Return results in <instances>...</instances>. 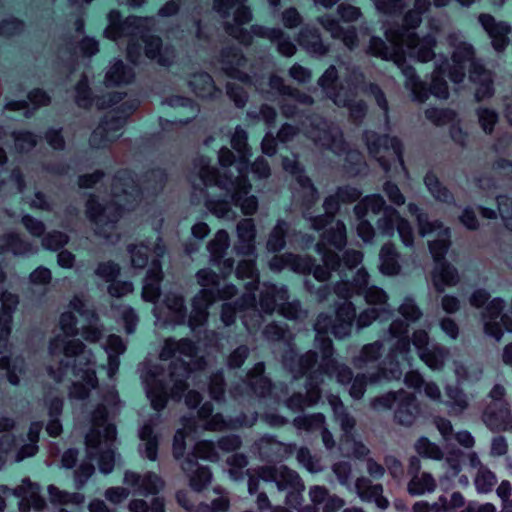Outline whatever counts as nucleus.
Here are the masks:
<instances>
[{"label": "nucleus", "mask_w": 512, "mask_h": 512, "mask_svg": "<svg viewBox=\"0 0 512 512\" xmlns=\"http://www.w3.org/2000/svg\"><path fill=\"white\" fill-rule=\"evenodd\" d=\"M69 308L79 314L84 324L77 327L72 311L61 314L59 326L62 334L50 340L48 350L52 358H62L56 368L49 366L48 373L56 383L67 379L70 382V399L82 401L85 410L88 406L94 407L91 397L93 394L97 396L96 408L91 414V428L85 436L88 461H83L75 471V485L80 489L94 473L92 460L97 461L103 474L111 473L114 468L117 432L112 419L120 409V400L114 387L105 391L99 389L92 352L80 340L73 338L81 330L86 341L98 342L102 338V330L98 327L97 314L78 296L73 297Z\"/></svg>", "instance_id": "1"}, {"label": "nucleus", "mask_w": 512, "mask_h": 512, "mask_svg": "<svg viewBox=\"0 0 512 512\" xmlns=\"http://www.w3.org/2000/svg\"><path fill=\"white\" fill-rule=\"evenodd\" d=\"M231 145L238 153L234 154L227 147L218 153L220 168L211 165L209 158L199 156L194 160L199 184H193V201H203L206 208L218 218L233 220L237 211L252 215L258 207L255 196L249 195L251 184L247 178L249 170L250 148L247 144V133L237 126Z\"/></svg>", "instance_id": "2"}, {"label": "nucleus", "mask_w": 512, "mask_h": 512, "mask_svg": "<svg viewBox=\"0 0 512 512\" xmlns=\"http://www.w3.org/2000/svg\"><path fill=\"white\" fill-rule=\"evenodd\" d=\"M160 359L171 360L167 371L161 365L149 363H145L141 371L146 396L155 411L164 409L169 398L179 401L189 386L188 380L199 388L207 385L210 396L215 401H224L223 371L219 370L207 377L204 373L206 361L198 355V348L191 340L167 339L161 350Z\"/></svg>", "instance_id": "3"}, {"label": "nucleus", "mask_w": 512, "mask_h": 512, "mask_svg": "<svg viewBox=\"0 0 512 512\" xmlns=\"http://www.w3.org/2000/svg\"><path fill=\"white\" fill-rule=\"evenodd\" d=\"M166 180L167 174L160 168L148 172L141 183L131 171H118L113 178L109 201L100 203L95 195L87 201L86 213L95 225V233L111 243L117 241L118 235L114 233L116 223L124 211L134 210L144 198L156 195Z\"/></svg>", "instance_id": "4"}, {"label": "nucleus", "mask_w": 512, "mask_h": 512, "mask_svg": "<svg viewBox=\"0 0 512 512\" xmlns=\"http://www.w3.org/2000/svg\"><path fill=\"white\" fill-rule=\"evenodd\" d=\"M239 279H251L245 286L246 292L235 302H225L222 305L221 320L225 326H230L239 315L243 325L253 334L264 321V315L272 314L276 308L287 317L288 307L285 302V291L276 285L263 283L260 288L259 303L256 301V291L259 289L258 271L254 259H244L236 268Z\"/></svg>", "instance_id": "5"}, {"label": "nucleus", "mask_w": 512, "mask_h": 512, "mask_svg": "<svg viewBox=\"0 0 512 512\" xmlns=\"http://www.w3.org/2000/svg\"><path fill=\"white\" fill-rule=\"evenodd\" d=\"M229 246V235L223 229L219 230L207 245L210 261L219 268L223 278L230 275L234 269V260L224 258ZM197 280L202 289L193 298L192 311L188 319L189 327L194 333L202 331L207 322L208 307L214 301L230 299L237 292L233 284L225 283L224 279L221 280L218 274L207 268L197 272Z\"/></svg>", "instance_id": "6"}, {"label": "nucleus", "mask_w": 512, "mask_h": 512, "mask_svg": "<svg viewBox=\"0 0 512 512\" xmlns=\"http://www.w3.org/2000/svg\"><path fill=\"white\" fill-rule=\"evenodd\" d=\"M153 250L156 259L151 261L147 271L142 288V298L144 301L155 304L153 314L155 323L159 327H168L182 324L186 319V307L184 299L176 293H168L165 295L163 303L157 304L156 300L160 296V282L162 280V267L158 258L165 253V246L162 240L157 236L153 247L150 243L137 245H129L128 251L131 256L132 265L135 268H144L148 262V253Z\"/></svg>", "instance_id": "7"}, {"label": "nucleus", "mask_w": 512, "mask_h": 512, "mask_svg": "<svg viewBox=\"0 0 512 512\" xmlns=\"http://www.w3.org/2000/svg\"><path fill=\"white\" fill-rule=\"evenodd\" d=\"M6 280V274L0 264V285ZM0 369L6 371L8 381L18 385L20 376L25 372V362L21 357L14 356V348L9 343L13 313L19 303L18 296L0 289Z\"/></svg>", "instance_id": "8"}, {"label": "nucleus", "mask_w": 512, "mask_h": 512, "mask_svg": "<svg viewBox=\"0 0 512 512\" xmlns=\"http://www.w3.org/2000/svg\"><path fill=\"white\" fill-rule=\"evenodd\" d=\"M263 362L256 363L247 373L246 378L230 388V395L235 400L258 399L260 403L277 410L279 406L288 407V397L276 393V386L264 375Z\"/></svg>", "instance_id": "9"}, {"label": "nucleus", "mask_w": 512, "mask_h": 512, "mask_svg": "<svg viewBox=\"0 0 512 512\" xmlns=\"http://www.w3.org/2000/svg\"><path fill=\"white\" fill-rule=\"evenodd\" d=\"M111 109L105 114L98 127L92 132L90 145L104 148L121 135L128 117L136 110L138 98H109Z\"/></svg>", "instance_id": "10"}, {"label": "nucleus", "mask_w": 512, "mask_h": 512, "mask_svg": "<svg viewBox=\"0 0 512 512\" xmlns=\"http://www.w3.org/2000/svg\"><path fill=\"white\" fill-rule=\"evenodd\" d=\"M142 52L151 63L163 68H170L177 60L175 46L165 42L159 35L155 34L144 33L138 41H129L127 59L131 63H140Z\"/></svg>", "instance_id": "11"}, {"label": "nucleus", "mask_w": 512, "mask_h": 512, "mask_svg": "<svg viewBox=\"0 0 512 512\" xmlns=\"http://www.w3.org/2000/svg\"><path fill=\"white\" fill-rule=\"evenodd\" d=\"M217 462L219 453L213 441L202 440L195 444L193 451L187 455L181 464L182 470L190 480V486L195 491L203 490L212 479V473L207 466H201L198 459Z\"/></svg>", "instance_id": "12"}, {"label": "nucleus", "mask_w": 512, "mask_h": 512, "mask_svg": "<svg viewBox=\"0 0 512 512\" xmlns=\"http://www.w3.org/2000/svg\"><path fill=\"white\" fill-rule=\"evenodd\" d=\"M42 428V422H32L26 440L23 438L16 439L11 434L3 435L0 438V469L9 460L20 462L35 455L38 451L37 444Z\"/></svg>", "instance_id": "13"}, {"label": "nucleus", "mask_w": 512, "mask_h": 512, "mask_svg": "<svg viewBox=\"0 0 512 512\" xmlns=\"http://www.w3.org/2000/svg\"><path fill=\"white\" fill-rule=\"evenodd\" d=\"M197 413L198 417L204 421V430L213 432L251 427L257 420V413L251 416L241 413L235 418H225L221 413L213 414V405L210 402H205Z\"/></svg>", "instance_id": "14"}, {"label": "nucleus", "mask_w": 512, "mask_h": 512, "mask_svg": "<svg viewBox=\"0 0 512 512\" xmlns=\"http://www.w3.org/2000/svg\"><path fill=\"white\" fill-rule=\"evenodd\" d=\"M40 486L32 483L28 478L23 479L22 484L15 489L7 486H0V512L4 511L6 506L5 497L14 495L19 499L18 506L21 512H26L33 508L35 511H41L45 505V499L40 495Z\"/></svg>", "instance_id": "15"}, {"label": "nucleus", "mask_w": 512, "mask_h": 512, "mask_svg": "<svg viewBox=\"0 0 512 512\" xmlns=\"http://www.w3.org/2000/svg\"><path fill=\"white\" fill-rule=\"evenodd\" d=\"M363 140L367 146L368 152L372 157H377L381 149L391 150L395 155L394 161L404 165V146L400 138L389 134H378L375 131H365Z\"/></svg>", "instance_id": "16"}, {"label": "nucleus", "mask_w": 512, "mask_h": 512, "mask_svg": "<svg viewBox=\"0 0 512 512\" xmlns=\"http://www.w3.org/2000/svg\"><path fill=\"white\" fill-rule=\"evenodd\" d=\"M390 371L384 367L379 365L374 372L371 373H358L354 377L352 376V371L345 367L341 376H347V380H352L349 394L354 400H361L367 390L368 385L378 384L383 380H389Z\"/></svg>", "instance_id": "17"}, {"label": "nucleus", "mask_w": 512, "mask_h": 512, "mask_svg": "<svg viewBox=\"0 0 512 512\" xmlns=\"http://www.w3.org/2000/svg\"><path fill=\"white\" fill-rule=\"evenodd\" d=\"M245 474L248 476V491L250 494L258 491L260 480L274 483L279 491H285L288 487V469L285 466H281L280 469L274 466H265L256 471L248 469Z\"/></svg>", "instance_id": "18"}, {"label": "nucleus", "mask_w": 512, "mask_h": 512, "mask_svg": "<svg viewBox=\"0 0 512 512\" xmlns=\"http://www.w3.org/2000/svg\"><path fill=\"white\" fill-rule=\"evenodd\" d=\"M478 21L491 39L494 50L498 53L504 52L510 43L509 35L512 30L511 26L506 21H497L496 18L489 13H481L478 17Z\"/></svg>", "instance_id": "19"}, {"label": "nucleus", "mask_w": 512, "mask_h": 512, "mask_svg": "<svg viewBox=\"0 0 512 512\" xmlns=\"http://www.w3.org/2000/svg\"><path fill=\"white\" fill-rule=\"evenodd\" d=\"M124 484L133 489L134 494L148 496L156 495L163 488L164 482L160 476L154 472H147L144 475L133 471H126L124 474Z\"/></svg>", "instance_id": "20"}, {"label": "nucleus", "mask_w": 512, "mask_h": 512, "mask_svg": "<svg viewBox=\"0 0 512 512\" xmlns=\"http://www.w3.org/2000/svg\"><path fill=\"white\" fill-rule=\"evenodd\" d=\"M120 273V267L113 261L101 262L98 264L95 274L109 282L108 292L113 297H122L133 291V284L130 281H116Z\"/></svg>", "instance_id": "21"}, {"label": "nucleus", "mask_w": 512, "mask_h": 512, "mask_svg": "<svg viewBox=\"0 0 512 512\" xmlns=\"http://www.w3.org/2000/svg\"><path fill=\"white\" fill-rule=\"evenodd\" d=\"M304 134L316 145L330 148L334 142V136L330 130L327 120L319 114H310L303 122Z\"/></svg>", "instance_id": "22"}, {"label": "nucleus", "mask_w": 512, "mask_h": 512, "mask_svg": "<svg viewBox=\"0 0 512 512\" xmlns=\"http://www.w3.org/2000/svg\"><path fill=\"white\" fill-rule=\"evenodd\" d=\"M436 39L431 34L420 37L417 32L412 31L408 35L407 49L409 56L420 63H428L435 57Z\"/></svg>", "instance_id": "23"}, {"label": "nucleus", "mask_w": 512, "mask_h": 512, "mask_svg": "<svg viewBox=\"0 0 512 512\" xmlns=\"http://www.w3.org/2000/svg\"><path fill=\"white\" fill-rule=\"evenodd\" d=\"M248 0H213L212 9L222 18L228 19L230 11L234 8L233 22L237 24H248L252 21L253 14L249 6L246 5Z\"/></svg>", "instance_id": "24"}, {"label": "nucleus", "mask_w": 512, "mask_h": 512, "mask_svg": "<svg viewBox=\"0 0 512 512\" xmlns=\"http://www.w3.org/2000/svg\"><path fill=\"white\" fill-rule=\"evenodd\" d=\"M511 410L508 402L492 403L483 412V422L494 432L508 430Z\"/></svg>", "instance_id": "25"}, {"label": "nucleus", "mask_w": 512, "mask_h": 512, "mask_svg": "<svg viewBox=\"0 0 512 512\" xmlns=\"http://www.w3.org/2000/svg\"><path fill=\"white\" fill-rule=\"evenodd\" d=\"M367 52L369 55L384 61H393L397 66H401L405 61V51L399 44L390 48L379 36L370 38Z\"/></svg>", "instance_id": "26"}, {"label": "nucleus", "mask_w": 512, "mask_h": 512, "mask_svg": "<svg viewBox=\"0 0 512 512\" xmlns=\"http://www.w3.org/2000/svg\"><path fill=\"white\" fill-rule=\"evenodd\" d=\"M356 98H290V119L295 113L296 103L312 105L322 100H331L337 106H350V113L353 118H363L366 114L367 106L364 101L352 104ZM363 98H360L362 100Z\"/></svg>", "instance_id": "27"}, {"label": "nucleus", "mask_w": 512, "mask_h": 512, "mask_svg": "<svg viewBox=\"0 0 512 512\" xmlns=\"http://www.w3.org/2000/svg\"><path fill=\"white\" fill-rule=\"evenodd\" d=\"M431 280L437 293H443L446 287H452L459 282L457 268L449 261L435 263L431 271Z\"/></svg>", "instance_id": "28"}, {"label": "nucleus", "mask_w": 512, "mask_h": 512, "mask_svg": "<svg viewBox=\"0 0 512 512\" xmlns=\"http://www.w3.org/2000/svg\"><path fill=\"white\" fill-rule=\"evenodd\" d=\"M38 247L14 232L0 235V255L11 253L14 256H30L37 253Z\"/></svg>", "instance_id": "29"}, {"label": "nucleus", "mask_w": 512, "mask_h": 512, "mask_svg": "<svg viewBox=\"0 0 512 512\" xmlns=\"http://www.w3.org/2000/svg\"><path fill=\"white\" fill-rule=\"evenodd\" d=\"M401 398L394 412V420L398 424L410 427L414 424L420 411L416 396L401 389Z\"/></svg>", "instance_id": "30"}, {"label": "nucleus", "mask_w": 512, "mask_h": 512, "mask_svg": "<svg viewBox=\"0 0 512 512\" xmlns=\"http://www.w3.org/2000/svg\"><path fill=\"white\" fill-rule=\"evenodd\" d=\"M237 236L238 242L234 247L236 253L244 256H254L256 230L252 219H242L237 224Z\"/></svg>", "instance_id": "31"}, {"label": "nucleus", "mask_w": 512, "mask_h": 512, "mask_svg": "<svg viewBox=\"0 0 512 512\" xmlns=\"http://www.w3.org/2000/svg\"><path fill=\"white\" fill-rule=\"evenodd\" d=\"M314 329L316 332L314 344L321 353L320 362H324L325 365L330 364V367L337 366V360L334 357V344L332 339L329 337L330 331L328 330V326H323L321 321L316 320Z\"/></svg>", "instance_id": "32"}, {"label": "nucleus", "mask_w": 512, "mask_h": 512, "mask_svg": "<svg viewBox=\"0 0 512 512\" xmlns=\"http://www.w3.org/2000/svg\"><path fill=\"white\" fill-rule=\"evenodd\" d=\"M298 45L309 54L323 56L328 52L319 30L315 27H304L297 37Z\"/></svg>", "instance_id": "33"}, {"label": "nucleus", "mask_w": 512, "mask_h": 512, "mask_svg": "<svg viewBox=\"0 0 512 512\" xmlns=\"http://www.w3.org/2000/svg\"><path fill=\"white\" fill-rule=\"evenodd\" d=\"M468 75L472 83L478 84L485 89L483 94L475 92L472 96H495L492 75L480 60L471 61Z\"/></svg>", "instance_id": "34"}, {"label": "nucleus", "mask_w": 512, "mask_h": 512, "mask_svg": "<svg viewBox=\"0 0 512 512\" xmlns=\"http://www.w3.org/2000/svg\"><path fill=\"white\" fill-rule=\"evenodd\" d=\"M103 348L108 357L107 375L109 378H113L118 372L119 357L126 351V344L120 336L111 334L107 337Z\"/></svg>", "instance_id": "35"}, {"label": "nucleus", "mask_w": 512, "mask_h": 512, "mask_svg": "<svg viewBox=\"0 0 512 512\" xmlns=\"http://www.w3.org/2000/svg\"><path fill=\"white\" fill-rule=\"evenodd\" d=\"M221 69L229 76H233L238 72V69L245 65L246 58L242 51L236 46L223 47L217 57Z\"/></svg>", "instance_id": "36"}, {"label": "nucleus", "mask_w": 512, "mask_h": 512, "mask_svg": "<svg viewBox=\"0 0 512 512\" xmlns=\"http://www.w3.org/2000/svg\"><path fill=\"white\" fill-rule=\"evenodd\" d=\"M158 418L159 415H156L155 419L149 420L139 430V437L143 442L140 452L151 461L156 460L158 454V435L154 432L155 420Z\"/></svg>", "instance_id": "37"}, {"label": "nucleus", "mask_w": 512, "mask_h": 512, "mask_svg": "<svg viewBox=\"0 0 512 512\" xmlns=\"http://www.w3.org/2000/svg\"><path fill=\"white\" fill-rule=\"evenodd\" d=\"M316 320L321 321L323 326H328V330L337 340H344L349 337L354 327V323L336 314L332 316L320 313Z\"/></svg>", "instance_id": "38"}, {"label": "nucleus", "mask_w": 512, "mask_h": 512, "mask_svg": "<svg viewBox=\"0 0 512 512\" xmlns=\"http://www.w3.org/2000/svg\"><path fill=\"white\" fill-rule=\"evenodd\" d=\"M380 271L386 276H395L399 274L401 266L399 263L400 254L392 243L384 244L379 253Z\"/></svg>", "instance_id": "39"}, {"label": "nucleus", "mask_w": 512, "mask_h": 512, "mask_svg": "<svg viewBox=\"0 0 512 512\" xmlns=\"http://www.w3.org/2000/svg\"><path fill=\"white\" fill-rule=\"evenodd\" d=\"M135 78L132 68L123 63L122 60H116L108 69L104 83L107 87L129 84Z\"/></svg>", "instance_id": "40"}, {"label": "nucleus", "mask_w": 512, "mask_h": 512, "mask_svg": "<svg viewBox=\"0 0 512 512\" xmlns=\"http://www.w3.org/2000/svg\"><path fill=\"white\" fill-rule=\"evenodd\" d=\"M305 389L304 394L296 392L290 394V411H303L319 403L322 397L321 387L305 386Z\"/></svg>", "instance_id": "41"}, {"label": "nucleus", "mask_w": 512, "mask_h": 512, "mask_svg": "<svg viewBox=\"0 0 512 512\" xmlns=\"http://www.w3.org/2000/svg\"><path fill=\"white\" fill-rule=\"evenodd\" d=\"M45 402L50 417L46 431L51 437H57L62 432V424L59 420V416L62 413L63 398L58 395H47Z\"/></svg>", "instance_id": "42"}, {"label": "nucleus", "mask_w": 512, "mask_h": 512, "mask_svg": "<svg viewBox=\"0 0 512 512\" xmlns=\"http://www.w3.org/2000/svg\"><path fill=\"white\" fill-rule=\"evenodd\" d=\"M329 404L332 408L334 419L340 424L342 431L346 435L352 434L356 426V421L347 411L340 397L334 395L330 396Z\"/></svg>", "instance_id": "43"}, {"label": "nucleus", "mask_w": 512, "mask_h": 512, "mask_svg": "<svg viewBox=\"0 0 512 512\" xmlns=\"http://www.w3.org/2000/svg\"><path fill=\"white\" fill-rule=\"evenodd\" d=\"M423 181L435 200L447 204L454 202L452 192L439 180L438 176L433 171H428Z\"/></svg>", "instance_id": "44"}, {"label": "nucleus", "mask_w": 512, "mask_h": 512, "mask_svg": "<svg viewBox=\"0 0 512 512\" xmlns=\"http://www.w3.org/2000/svg\"><path fill=\"white\" fill-rule=\"evenodd\" d=\"M254 449L259 453L262 460L273 461L286 452L287 447L274 438L265 436L254 444Z\"/></svg>", "instance_id": "45"}, {"label": "nucleus", "mask_w": 512, "mask_h": 512, "mask_svg": "<svg viewBox=\"0 0 512 512\" xmlns=\"http://www.w3.org/2000/svg\"><path fill=\"white\" fill-rule=\"evenodd\" d=\"M421 360L432 370H441L448 356V350L441 345L434 344L420 353Z\"/></svg>", "instance_id": "46"}, {"label": "nucleus", "mask_w": 512, "mask_h": 512, "mask_svg": "<svg viewBox=\"0 0 512 512\" xmlns=\"http://www.w3.org/2000/svg\"><path fill=\"white\" fill-rule=\"evenodd\" d=\"M346 240V226L341 220H337L334 226L329 227L321 234L319 243L329 244L340 250L345 246Z\"/></svg>", "instance_id": "47"}, {"label": "nucleus", "mask_w": 512, "mask_h": 512, "mask_svg": "<svg viewBox=\"0 0 512 512\" xmlns=\"http://www.w3.org/2000/svg\"><path fill=\"white\" fill-rule=\"evenodd\" d=\"M383 353V345L380 341L364 344L358 356L354 358V365L357 368H364L368 363L378 361Z\"/></svg>", "instance_id": "48"}, {"label": "nucleus", "mask_w": 512, "mask_h": 512, "mask_svg": "<svg viewBox=\"0 0 512 512\" xmlns=\"http://www.w3.org/2000/svg\"><path fill=\"white\" fill-rule=\"evenodd\" d=\"M400 217L401 215L396 208L388 206L385 213H383L376 221V229L379 234L386 237H392L395 233V228Z\"/></svg>", "instance_id": "49"}, {"label": "nucleus", "mask_w": 512, "mask_h": 512, "mask_svg": "<svg viewBox=\"0 0 512 512\" xmlns=\"http://www.w3.org/2000/svg\"><path fill=\"white\" fill-rule=\"evenodd\" d=\"M407 208L409 214L412 217H415L418 224L419 234L421 236L432 233L438 226H440L439 221H430L428 213L421 209L416 203L410 202Z\"/></svg>", "instance_id": "50"}, {"label": "nucleus", "mask_w": 512, "mask_h": 512, "mask_svg": "<svg viewBox=\"0 0 512 512\" xmlns=\"http://www.w3.org/2000/svg\"><path fill=\"white\" fill-rule=\"evenodd\" d=\"M189 86L196 96H213L215 90L213 79L206 72L193 74Z\"/></svg>", "instance_id": "51"}, {"label": "nucleus", "mask_w": 512, "mask_h": 512, "mask_svg": "<svg viewBox=\"0 0 512 512\" xmlns=\"http://www.w3.org/2000/svg\"><path fill=\"white\" fill-rule=\"evenodd\" d=\"M436 488L434 477L428 473L423 472L420 477L414 476L408 483V493L411 496H420L425 492H432Z\"/></svg>", "instance_id": "52"}, {"label": "nucleus", "mask_w": 512, "mask_h": 512, "mask_svg": "<svg viewBox=\"0 0 512 512\" xmlns=\"http://www.w3.org/2000/svg\"><path fill=\"white\" fill-rule=\"evenodd\" d=\"M425 117L437 127L451 124L458 119V114L451 108L431 107L425 110Z\"/></svg>", "instance_id": "53"}, {"label": "nucleus", "mask_w": 512, "mask_h": 512, "mask_svg": "<svg viewBox=\"0 0 512 512\" xmlns=\"http://www.w3.org/2000/svg\"><path fill=\"white\" fill-rule=\"evenodd\" d=\"M182 424L183 428L176 431L173 439V455L177 460L184 455L186 448L185 438L187 433L192 432L195 427L194 420L187 419L186 417L182 418Z\"/></svg>", "instance_id": "54"}, {"label": "nucleus", "mask_w": 512, "mask_h": 512, "mask_svg": "<svg viewBox=\"0 0 512 512\" xmlns=\"http://www.w3.org/2000/svg\"><path fill=\"white\" fill-rule=\"evenodd\" d=\"M293 426L305 431H314L324 427L325 416L320 413L297 416L292 421Z\"/></svg>", "instance_id": "55"}, {"label": "nucleus", "mask_w": 512, "mask_h": 512, "mask_svg": "<svg viewBox=\"0 0 512 512\" xmlns=\"http://www.w3.org/2000/svg\"><path fill=\"white\" fill-rule=\"evenodd\" d=\"M287 232L288 224L284 220L278 221L277 225L269 235L267 249L271 252H277L284 248Z\"/></svg>", "instance_id": "56"}, {"label": "nucleus", "mask_w": 512, "mask_h": 512, "mask_svg": "<svg viewBox=\"0 0 512 512\" xmlns=\"http://www.w3.org/2000/svg\"><path fill=\"white\" fill-rule=\"evenodd\" d=\"M48 493L50 496V500L56 504H74L80 505L84 502V495L81 493H70L66 491L59 490L54 485L48 486Z\"/></svg>", "instance_id": "57"}, {"label": "nucleus", "mask_w": 512, "mask_h": 512, "mask_svg": "<svg viewBox=\"0 0 512 512\" xmlns=\"http://www.w3.org/2000/svg\"><path fill=\"white\" fill-rule=\"evenodd\" d=\"M415 450L423 458L433 460H441L443 458V452L440 447L425 436L417 439Z\"/></svg>", "instance_id": "58"}, {"label": "nucleus", "mask_w": 512, "mask_h": 512, "mask_svg": "<svg viewBox=\"0 0 512 512\" xmlns=\"http://www.w3.org/2000/svg\"><path fill=\"white\" fill-rule=\"evenodd\" d=\"M224 20L223 29L228 36L234 38L244 46H250L253 43L251 33L242 28V24H237L236 22L228 21L227 19Z\"/></svg>", "instance_id": "59"}, {"label": "nucleus", "mask_w": 512, "mask_h": 512, "mask_svg": "<svg viewBox=\"0 0 512 512\" xmlns=\"http://www.w3.org/2000/svg\"><path fill=\"white\" fill-rule=\"evenodd\" d=\"M336 369L337 366L330 367V364L320 362L318 368L302 372L305 375V386L321 387L324 376L331 375Z\"/></svg>", "instance_id": "60"}, {"label": "nucleus", "mask_w": 512, "mask_h": 512, "mask_svg": "<svg viewBox=\"0 0 512 512\" xmlns=\"http://www.w3.org/2000/svg\"><path fill=\"white\" fill-rule=\"evenodd\" d=\"M50 98H32L29 97L27 100H21L17 102H10L7 107L14 110L23 111V115L26 118H30L34 114V110L39 106L48 105Z\"/></svg>", "instance_id": "61"}, {"label": "nucleus", "mask_w": 512, "mask_h": 512, "mask_svg": "<svg viewBox=\"0 0 512 512\" xmlns=\"http://www.w3.org/2000/svg\"><path fill=\"white\" fill-rule=\"evenodd\" d=\"M446 396L452 409L463 412L468 407V400L464 390L458 385H447L445 388Z\"/></svg>", "instance_id": "62"}, {"label": "nucleus", "mask_w": 512, "mask_h": 512, "mask_svg": "<svg viewBox=\"0 0 512 512\" xmlns=\"http://www.w3.org/2000/svg\"><path fill=\"white\" fill-rule=\"evenodd\" d=\"M476 60L475 49L472 44L468 42L459 43L452 52L451 61L454 64H461L467 66L471 61Z\"/></svg>", "instance_id": "63"}, {"label": "nucleus", "mask_w": 512, "mask_h": 512, "mask_svg": "<svg viewBox=\"0 0 512 512\" xmlns=\"http://www.w3.org/2000/svg\"><path fill=\"white\" fill-rule=\"evenodd\" d=\"M113 312L114 316L123 322L126 333H134L138 324V316L135 310L129 306H121L113 308Z\"/></svg>", "instance_id": "64"}]
</instances>
